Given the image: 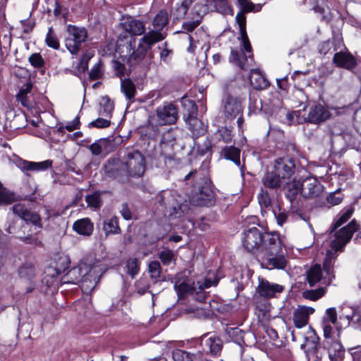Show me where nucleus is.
<instances>
[{
  "label": "nucleus",
  "instance_id": "f257e3e1",
  "mask_svg": "<svg viewBox=\"0 0 361 361\" xmlns=\"http://www.w3.org/2000/svg\"><path fill=\"white\" fill-rule=\"evenodd\" d=\"M166 35L154 30L149 31L139 40L137 49H135L136 39L132 36L125 37L126 42L123 43L122 35L118 45V52L123 61L130 68H138L142 71L148 70L153 63V56L147 51L156 42L165 38Z\"/></svg>",
  "mask_w": 361,
  "mask_h": 361
},
{
  "label": "nucleus",
  "instance_id": "6e6d98bb",
  "mask_svg": "<svg viewBox=\"0 0 361 361\" xmlns=\"http://www.w3.org/2000/svg\"><path fill=\"white\" fill-rule=\"evenodd\" d=\"M29 62L31 63L32 66L35 68H42L44 66V61L42 59V56L39 53H35L30 56Z\"/></svg>",
  "mask_w": 361,
  "mask_h": 361
},
{
  "label": "nucleus",
  "instance_id": "423d86ee",
  "mask_svg": "<svg viewBox=\"0 0 361 361\" xmlns=\"http://www.w3.org/2000/svg\"><path fill=\"white\" fill-rule=\"evenodd\" d=\"M165 208V214L173 218H178L184 212L183 198L176 192L165 191L160 195L159 200Z\"/></svg>",
  "mask_w": 361,
  "mask_h": 361
},
{
  "label": "nucleus",
  "instance_id": "0eeeda50",
  "mask_svg": "<svg viewBox=\"0 0 361 361\" xmlns=\"http://www.w3.org/2000/svg\"><path fill=\"white\" fill-rule=\"evenodd\" d=\"M333 257L331 250H328L326 252V257L324 261V269L328 279L323 276V271L322 267L319 264L312 266L307 272V280L310 286H314L318 282L324 280V283H329L332 279L334 278L333 274V269L331 267V258Z\"/></svg>",
  "mask_w": 361,
  "mask_h": 361
},
{
  "label": "nucleus",
  "instance_id": "0e129e2a",
  "mask_svg": "<svg viewBox=\"0 0 361 361\" xmlns=\"http://www.w3.org/2000/svg\"><path fill=\"white\" fill-rule=\"evenodd\" d=\"M175 142H176V136H175L173 130H169L163 134L162 138L161 140V142H163V144L173 143V145H175Z\"/></svg>",
  "mask_w": 361,
  "mask_h": 361
},
{
  "label": "nucleus",
  "instance_id": "39448f33",
  "mask_svg": "<svg viewBox=\"0 0 361 361\" xmlns=\"http://www.w3.org/2000/svg\"><path fill=\"white\" fill-rule=\"evenodd\" d=\"M70 263V258L65 253L51 254L47 259V286L57 290L60 285L58 277L69 267Z\"/></svg>",
  "mask_w": 361,
  "mask_h": 361
},
{
  "label": "nucleus",
  "instance_id": "7c9ffc66",
  "mask_svg": "<svg viewBox=\"0 0 361 361\" xmlns=\"http://www.w3.org/2000/svg\"><path fill=\"white\" fill-rule=\"evenodd\" d=\"M240 149L234 147V146H228L225 147L221 151V157L224 159L231 160L235 163V164L238 166H240Z\"/></svg>",
  "mask_w": 361,
  "mask_h": 361
},
{
  "label": "nucleus",
  "instance_id": "4be33fe9",
  "mask_svg": "<svg viewBox=\"0 0 361 361\" xmlns=\"http://www.w3.org/2000/svg\"><path fill=\"white\" fill-rule=\"evenodd\" d=\"M268 269H283L287 264V259L283 252L276 255L267 254L265 256L259 257Z\"/></svg>",
  "mask_w": 361,
  "mask_h": 361
},
{
  "label": "nucleus",
  "instance_id": "f8f14e48",
  "mask_svg": "<svg viewBox=\"0 0 361 361\" xmlns=\"http://www.w3.org/2000/svg\"><path fill=\"white\" fill-rule=\"evenodd\" d=\"M283 252L281 242L277 233H265L264 235L259 257L265 256L267 254L276 255Z\"/></svg>",
  "mask_w": 361,
  "mask_h": 361
},
{
  "label": "nucleus",
  "instance_id": "4c0bfd02",
  "mask_svg": "<svg viewBox=\"0 0 361 361\" xmlns=\"http://www.w3.org/2000/svg\"><path fill=\"white\" fill-rule=\"evenodd\" d=\"M205 347L207 352L210 353L213 355H218L222 349L221 340H205Z\"/></svg>",
  "mask_w": 361,
  "mask_h": 361
},
{
  "label": "nucleus",
  "instance_id": "2f4dec72",
  "mask_svg": "<svg viewBox=\"0 0 361 361\" xmlns=\"http://www.w3.org/2000/svg\"><path fill=\"white\" fill-rule=\"evenodd\" d=\"M192 178L197 185H207L209 183V180L207 176V171L205 169H198L190 171L185 177V180H189Z\"/></svg>",
  "mask_w": 361,
  "mask_h": 361
},
{
  "label": "nucleus",
  "instance_id": "aec40b11",
  "mask_svg": "<svg viewBox=\"0 0 361 361\" xmlns=\"http://www.w3.org/2000/svg\"><path fill=\"white\" fill-rule=\"evenodd\" d=\"M243 106L241 101L233 97H228L224 104V113L228 120H233L238 115L243 114Z\"/></svg>",
  "mask_w": 361,
  "mask_h": 361
},
{
  "label": "nucleus",
  "instance_id": "c03bdc74",
  "mask_svg": "<svg viewBox=\"0 0 361 361\" xmlns=\"http://www.w3.org/2000/svg\"><path fill=\"white\" fill-rule=\"evenodd\" d=\"M107 140L106 139H99L92 143L89 149L92 154L94 156H98L102 154L104 149L106 147Z\"/></svg>",
  "mask_w": 361,
  "mask_h": 361
},
{
  "label": "nucleus",
  "instance_id": "b1692460",
  "mask_svg": "<svg viewBox=\"0 0 361 361\" xmlns=\"http://www.w3.org/2000/svg\"><path fill=\"white\" fill-rule=\"evenodd\" d=\"M314 312L311 307L299 306L293 313V322L295 327L301 329L307 325L309 316Z\"/></svg>",
  "mask_w": 361,
  "mask_h": 361
},
{
  "label": "nucleus",
  "instance_id": "69168bd1",
  "mask_svg": "<svg viewBox=\"0 0 361 361\" xmlns=\"http://www.w3.org/2000/svg\"><path fill=\"white\" fill-rule=\"evenodd\" d=\"M329 351H332L333 353L341 355H343L344 353L343 345L338 340H334L331 342V345L329 348Z\"/></svg>",
  "mask_w": 361,
  "mask_h": 361
},
{
  "label": "nucleus",
  "instance_id": "ddd939ff",
  "mask_svg": "<svg viewBox=\"0 0 361 361\" xmlns=\"http://www.w3.org/2000/svg\"><path fill=\"white\" fill-rule=\"evenodd\" d=\"M273 169L283 181L290 179L295 171V161L289 157L278 158L274 162Z\"/></svg>",
  "mask_w": 361,
  "mask_h": 361
},
{
  "label": "nucleus",
  "instance_id": "e2e57ef3",
  "mask_svg": "<svg viewBox=\"0 0 361 361\" xmlns=\"http://www.w3.org/2000/svg\"><path fill=\"white\" fill-rule=\"evenodd\" d=\"M343 200V197L338 192H335L329 194L327 197V202L332 206L338 205Z\"/></svg>",
  "mask_w": 361,
  "mask_h": 361
},
{
  "label": "nucleus",
  "instance_id": "1a4fd4ad",
  "mask_svg": "<svg viewBox=\"0 0 361 361\" xmlns=\"http://www.w3.org/2000/svg\"><path fill=\"white\" fill-rule=\"evenodd\" d=\"M123 169L126 171L128 176L141 177L145 171L144 156L137 150L128 152Z\"/></svg>",
  "mask_w": 361,
  "mask_h": 361
},
{
  "label": "nucleus",
  "instance_id": "412c9836",
  "mask_svg": "<svg viewBox=\"0 0 361 361\" xmlns=\"http://www.w3.org/2000/svg\"><path fill=\"white\" fill-rule=\"evenodd\" d=\"M330 116V112L325 106L317 104L310 108L305 121L310 123L319 124L329 118Z\"/></svg>",
  "mask_w": 361,
  "mask_h": 361
},
{
  "label": "nucleus",
  "instance_id": "8fccbe9b",
  "mask_svg": "<svg viewBox=\"0 0 361 361\" xmlns=\"http://www.w3.org/2000/svg\"><path fill=\"white\" fill-rule=\"evenodd\" d=\"M159 259L164 265H169L175 261V254L169 249H164L159 253Z\"/></svg>",
  "mask_w": 361,
  "mask_h": 361
},
{
  "label": "nucleus",
  "instance_id": "c756f323",
  "mask_svg": "<svg viewBox=\"0 0 361 361\" xmlns=\"http://www.w3.org/2000/svg\"><path fill=\"white\" fill-rule=\"evenodd\" d=\"M284 188L286 197L292 202L299 193L301 194L302 183L294 178L292 181L286 183Z\"/></svg>",
  "mask_w": 361,
  "mask_h": 361
},
{
  "label": "nucleus",
  "instance_id": "cd10ccee",
  "mask_svg": "<svg viewBox=\"0 0 361 361\" xmlns=\"http://www.w3.org/2000/svg\"><path fill=\"white\" fill-rule=\"evenodd\" d=\"M93 224L89 218H84L75 221L73 229L80 235H90L93 231Z\"/></svg>",
  "mask_w": 361,
  "mask_h": 361
},
{
  "label": "nucleus",
  "instance_id": "3c124183",
  "mask_svg": "<svg viewBox=\"0 0 361 361\" xmlns=\"http://www.w3.org/2000/svg\"><path fill=\"white\" fill-rule=\"evenodd\" d=\"M174 288L177 292L179 298H183L185 294L190 293L192 290V288L187 283L184 282H176L174 284Z\"/></svg>",
  "mask_w": 361,
  "mask_h": 361
},
{
  "label": "nucleus",
  "instance_id": "bb28decb",
  "mask_svg": "<svg viewBox=\"0 0 361 361\" xmlns=\"http://www.w3.org/2000/svg\"><path fill=\"white\" fill-rule=\"evenodd\" d=\"M262 183L265 188L278 189L282 185L283 180L273 169V171L267 172L264 174Z\"/></svg>",
  "mask_w": 361,
  "mask_h": 361
},
{
  "label": "nucleus",
  "instance_id": "393cba45",
  "mask_svg": "<svg viewBox=\"0 0 361 361\" xmlns=\"http://www.w3.org/2000/svg\"><path fill=\"white\" fill-rule=\"evenodd\" d=\"M185 121L188 125L193 136L199 137L204 135L206 132V126L197 117H194L192 115L189 116L188 117H185Z\"/></svg>",
  "mask_w": 361,
  "mask_h": 361
},
{
  "label": "nucleus",
  "instance_id": "37998d69",
  "mask_svg": "<svg viewBox=\"0 0 361 361\" xmlns=\"http://www.w3.org/2000/svg\"><path fill=\"white\" fill-rule=\"evenodd\" d=\"M214 6L216 10L224 15H232L233 10L228 5L227 0H214Z\"/></svg>",
  "mask_w": 361,
  "mask_h": 361
},
{
  "label": "nucleus",
  "instance_id": "6e6552de",
  "mask_svg": "<svg viewBox=\"0 0 361 361\" xmlns=\"http://www.w3.org/2000/svg\"><path fill=\"white\" fill-rule=\"evenodd\" d=\"M67 35L65 44L67 49L72 54H77L87 37V32L85 27L68 25L66 28Z\"/></svg>",
  "mask_w": 361,
  "mask_h": 361
},
{
  "label": "nucleus",
  "instance_id": "2eb2a0df",
  "mask_svg": "<svg viewBox=\"0 0 361 361\" xmlns=\"http://www.w3.org/2000/svg\"><path fill=\"white\" fill-rule=\"evenodd\" d=\"M157 115L159 122L163 125L173 124L178 118V111L171 103H164L157 109Z\"/></svg>",
  "mask_w": 361,
  "mask_h": 361
},
{
  "label": "nucleus",
  "instance_id": "603ef678",
  "mask_svg": "<svg viewBox=\"0 0 361 361\" xmlns=\"http://www.w3.org/2000/svg\"><path fill=\"white\" fill-rule=\"evenodd\" d=\"M216 135L219 139L221 140L225 143H228L232 140L233 135L231 131L227 128H219Z\"/></svg>",
  "mask_w": 361,
  "mask_h": 361
},
{
  "label": "nucleus",
  "instance_id": "c85d7f7f",
  "mask_svg": "<svg viewBox=\"0 0 361 361\" xmlns=\"http://www.w3.org/2000/svg\"><path fill=\"white\" fill-rule=\"evenodd\" d=\"M249 80L250 85L256 90L264 89L269 85L268 81L257 69H250Z\"/></svg>",
  "mask_w": 361,
  "mask_h": 361
},
{
  "label": "nucleus",
  "instance_id": "de8ad7c7",
  "mask_svg": "<svg viewBox=\"0 0 361 361\" xmlns=\"http://www.w3.org/2000/svg\"><path fill=\"white\" fill-rule=\"evenodd\" d=\"M257 199L260 207L262 208H269L271 205V200L269 192L262 189L261 192L257 195Z\"/></svg>",
  "mask_w": 361,
  "mask_h": 361
},
{
  "label": "nucleus",
  "instance_id": "f03ea898",
  "mask_svg": "<svg viewBox=\"0 0 361 361\" xmlns=\"http://www.w3.org/2000/svg\"><path fill=\"white\" fill-rule=\"evenodd\" d=\"M240 6L241 11L235 16V20L238 24L240 37H238L241 41L244 50L249 54L246 56L244 52L240 50H234L231 49L229 56V61L238 66L242 70L249 69L253 62L252 47L248 39L246 31V16L245 12H258L262 8L261 4H254L249 0H238Z\"/></svg>",
  "mask_w": 361,
  "mask_h": 361
},
{
  "label": "nucleus",
  "instance_id": "a211bd4d",
  "mask_svg": "<svg viewBox=\"0 0 361 361\" xmlns=\"http://www.w3.org/2000/svg\"><path fill=\"white\" fill-rule=\"evenodd\" d=\"M13 213L23 219L26 223L30 222L35 227L42 228L41 219L39 216L35 212H32L23 204L18 203L13 206Z\"/></svg>",
  "mask_w": 361,
  "mask_h": 361
},
{
  "label": "nucleus",
  "instance_id": "58836bf2",
  "mask_svg": "<svg viewBox=\"0 0 361 361\" xmlns=\"http://www.w3.org/2000/svg\"><path fill=\"white\" fill-rule=\"evenodd\" d=\"M86 202L88 207L97 209L102 205V199L100 192H95L91 195H88L85 197Z\"/></svg>",
  "mask_w": 361,
  "mask_h": 361
},
{
  "label": "nucleus",
  "instance_id": "dca6fc26",
  "mask_svg": "<svg viewBox=\"0 0 361 361\" xmlns=\"http://www.w3.org/2000/svg\"><path fill=\"white\" fill-rule=\"evenodd\" d=\"M332 61L337 67L350 71H353L357 65L355 57L348 51H340L335 53Z\"/></svg>",
  "mask_w": 361,
  "mask_h": 361
},
{
  "label": "nucleus",
  "instance_id": "ea45409f",
  "mask_svg": "<svg viewBox=\"0 0 361 361\" xmlns=\"http://www.w3.org/2000/svg\"><path fill=\"white\" fill-rule=\"evenodd\" d=\"M207 12V6L204 4L197 3L192 9V18L200 20L201 23L202 17Z\"/></svg>",
  "mask_w": 361,
  "mask_h": 361
},
{
  "label": "nucleus",
  "instance_id": "7ed1b4c3",
  "mask_svg": "<svg viewBox=\"0 0 361 361\" xmlns=\"http://www.w3.org/2000/svg\"><path fill=\"white\" fill-rule=\"evenodd\" d=\"M351 314H341L339 315L338 321H337V312L336 308L329 307L326 310L324 316L323 317L322 327L324 331V336L325 338H330L333 336L332 326L330 323L334 324L336 329L337 335L341 336L340 331L343 329H345L350 324L354 325L355 327L361 325V307H352Z\"/></svg>",
  "mask_w": 361,
  "mask_h": 361
},
{
  "label": "nucleus",
  "instance_id": "5701e85b",
  "mask_svg": "<svg viewBox=\"0 0 361 361\" xmlns=\"http://www.w3.org/2000/svg\"><path fill=\"white\" fill-rule=\"evenodd\" d=\"M85 265H79L72 268L68 271L66 276H64L60 281L61 283H72L77 284L79 282L85 281L84 277L87 274V271H84Z\"/></svg>",
  "mask_w": 361,
  "mask_h": 361
},
{
  "label": "nucleus",
  "instance_id": "e433bc0d",
  "mask_svg": "<svg viewBox=\"0 0 361 361\" xmlns=\"http://www.w3.org/2000/svg\"><path fill=\"white\" fill-rule=\"evenodd\" d=\"M121 88L122 92L125 94L126 97L130 100L135 97V87L134 83L130 79L121 80Z\"/></svg>",
  "mask_w": 361,
  "mask_h": 361
},
{
  "label": "nucleus",
  "instance_id": "5fc2aeb1",
  "mask_svg": "<svg viewBox=\"0 0 361 361\" xmlns=\"http://www.w3.org/2000/svg\"><path fill=\"white\" fill-rule=\"evenodd\" d=\"M18 275L22 279H30L34 276V269L30 265L23 266L18 270Z\"/></svg>",
  "mask_w": 361,
  "mask_h": 361
},
{
  "label": "nucleus",
  "instance_id": "bf43d9fd",
  "mask_svg": "<svg viewBox=\"0 0 361 361\" xmlns=\"http://www.w3.org/2000/svg\"><path fill=\"white\" fill-rule=\"evenodd\" d=\"M111 121L109 119L104 118H98L89 123L90 127H94L97 128H107L110 126Z\"/></svg>",
  "mask_w": 361,
  "mask_h": 361
},
{
  "label": "nucleus",
  "instance_id": "680f3d73",
  "mask_svg": "<svg viewBox=\"0 0 361 361\" xmlns=\"http://www.w3.org/2000/svg\"><path fill=\"white\" fill-rule=\"evenodd\" d=\"M274 214L277 224L282 226L287 221L288 214L285 211H281L280 208H279L278 211L274 210Z\"/></svg>",
  "mask_w": 361,
  "mask_h": 361
},
{
  "label": "nucleus",
  "instance_id": "79ce46f5",
  "mask_svg": "<svg viewBox=\"0 0 361 361\" xmlns=\"http://www.w3.org/2000/svg\"><path fill=\"white\" fill-rule=\"evenodd\" d=\"M319 346L318 340H305V343L301 345V348L304 349L307 356L310 354H315Z\"/></svg>",
  "mask_w": 361,
  "mask_h": 361
},
{
  "label": "nucleus",
  "instance_id": "4468645a",
  "mask_svg": "<svg viewBox=\"0 0 361 361\" xmlns=\"http://www.w3.org/2000/svg\"><path fill=\"white\" fill-rule=\"evenodd\" d=\"M190 202L195 206L212 205L214 202V194L209 183L199 186L198 192L192 195Z\"/></svg>",
  "mask_w": 361,
  "mask_h": 361
},
{
  "label": "nucleus",
  "instance_id": "6ab92c4d",
  "mask_svg": "<svg viewBox=\"0 0 361 361\" xmlns=\"http://www.w3.org/2000/svg\"><path fill=\"white\" fill-rule=\"evenodd\" d=\"M322 192V186L316 178L307 177L302 182L301 195L305 198L316 197Z\"/></svg>",
  "mask_w": 361,
  "mask_h": 361
},
{
  "label": "nucleus",
  "instance_id": "49530a36",
  "mask_svg": "<svg viewBox=\"0 0 361 361\" xmlns=\"http://www.w3.org/2000/svg\"><path fill=\"white\" fill-rule=\"evenodd\" d=\"M127 274L132 278L137 275L139 272L140 267L138 261L135 258H130L126 262Z\"/></svg>",
  "mask_w": 361,
  "mask_h": 361
},
{
  "label": "nucleus",
  "instance_id": "f704fd0d",
  "mask_svg": "<svg viewBox=\"0 0 361 361\" xmlns=\"http://www.w3.org/2000/svg\"><path fill=\"white\" fill-rule=\"evenodd\" d=\"M168 13L166 11H160L153 20L155 32H159L168 24Z\"/></svg>",
  "mask_w": 361,
  "mask_h": 361
},
{
  "label": "nucleus",
  "instance_id": "20e7f679",
  "mask_svg": "<svg viewBox=\"0 0 361 361\" xmlns=\"http://www.w3.org/2000/svg\"><path fill=\"white\" fill-rule=\"evenodd\" d=\"M353 212V207H348L342 210L337 216L338 219L329 233L330 236L333 235L334 238L331 240L330 245L335 252L341 250L343 247L350 241L353 234L358 228L356 221L355 220H352L347 226L343 227L338 231H336L337 228L341 226L351 217Z\"/></svg>",
  "mask_w": 361,
  "mask_h": 361
},
{
  "label": "nucleus",
  "instance_id": "774afa93",
  "mask_svg": "<svg viewBox=\"0 0 361 361\" xmlns=\"http://www.w3.org/2000/svg\"><path fill=\"white\" fill-rule=\"evenodd\" d=\"M200 24V20L192 18V21L184 22L182 25V27L187 32L193 31Z\"/></svg>",
  "mask_w": 361,
  "mask_h": 361
},
{
  "label": "nucleus",
  "instance_id": "f3484780",
  "mask_svg": "<svg viewBox=\"0 0 361 361\" xmlns=\"http://www.w3.org/2000/svg\"><path fill=\"white\" fill-rule=\"evenodd\" d=\"M256 290L261 297L268 299L275 297L276 293H281L283 290V286L259 278Z\"/></svg>",
  "mask_w": 361,
  "mask_h": 361
},
{
  "label": "nucleus",
  "instance_id": "473e14b6",
  "mask_svg": "<svg viewBox=\"0 0 361 361\" xmlns=\"http://www.w3.org/2000/svg\"><path fill=\"white\" fill-rule=\"evenodd\" d=\"M312 9L316 13L319 15L322 20L329 18L330 8L326 0H314V5Z\"/></svg>",
  "mask_w": 361,
  "mask_h": 361
},
{
  "label": "nucleus",
  "instance_id": "338daca9",
  "mask_svg": "<svg viewBox=\"0 0 361 361\" xmlns=\"http://www.w3.org/2000/svg\"><path fill=\"white\" fill-rule=\"evenodd\" d=\"M93 56V54L90 51L84 54L79 63V68L82 71L87 69V63L89 60Z\"/></svg>",
  "mask_w": 361,
  "mask_h": 361
},
{
  "label": "nucleus",
  "instance_id": "c9c22d12",
  "mask_svg": "<svg viewBox=\"0 0 361 361\" xmlns=\"http://www.w3.org/2000/svg\"><path fill=\"white\" fill-rule=\"evenodd\" d=\"M103 230L106 235L119 233L121 230L118 226V218L114 216L104 221Z\"/></svg>",
  "mask_w": 361,
  "mask_h": 361
},
{
  "label": "nucleus",
  "instance_id": "4d7b16f0",
  "mask_svg": "<svg viewBox=\"0 0 361 361\" xmlns=\"http://www.w3.org/2000/svg\"><path fill=\"white\" fill-rule=\"evenodd\" d=\"M173 358L175 361H191L190 355L183 350H176L173 353Z\"/></svg>",
  "mask_w": 361,
  "mask_h": 361
},
{
  "label": "nucleus",
  "instance_id": "a19ab883",
  "mask_svg": "<svg viewBox=\"0 0 361 361\" xmlns=\"http://www.w3.org/2000/svg\"><path fill=\"white\" fill-rule=\"evenodd\" d=\"M14 201V195L3 187L0 182V205L9 204Z\"/></svg>",
  "mask_w": 361,
  "mask_h": 361
},
{
  "label": "nucleus",
  "instance_id": "72a5a7b5",
  "mask_svg": "<svg viewBox=\"0 0 361 361\" xmlns=\"http://www.w3.org/2000/svg\"><path fill=\"white\" fill-rule=\"evenodd\" d=\"M114 109V102L107 97H103L99 102V114L100 116L111 118Z\"/></svg>",
  "mask_w": 361,
  "mask_h": 361
},
{
  "label": "nucleus",
  "instance_id": "9d476101",
  "mask_svg": "<svg viewBox=\"0 0 361 361\" xmlns=\"http://www.w3.org/2000/svg\"><path fill=\"white\" fill-rule=\"evenodd\" d=\"M120 26L124 32L119 35L117 46L119 44L121 35L123 40V43H126V39L124 36L126 37L128 36L135 37V36L141 35L145 32V25L144 23L132 16L123 17L120 23ZM116 50L118 51V49Z\"/></svg>",
  "mask_w": 361,
  "mask_h": 361
},
{
  "label": "nucleus",
  "instance_id": "052dcab7",
  "mask_svg": "<svg viewBox=\"0 0 361 361\" xmlns=\"http://www.w3.org/2000/svg\"><path fill=\"white\" fill-rule=\"evenodd\" d=\"M51 29H49L48 33H47V45L54 49H58L60 47L58 39L51 35Z\"/></svg>",
  "mask_w": 361,
  "mask_h": 361
},
{
  "label": "nucleus",
  "instance_id": "864d4df0",
  "mask_svg": "<svg viewBox=\"0 0 361 361\" xmlns=\"http://www.w3.org/2000/svg\"><path fill=\"white\" fill-rule=\"evenodd\" d=\"M173 143H165L160 142L161 154L167 159H171L173 155Z\"/></svg>",
  "mask_w": 361,
  "mask_h": 361
},
{
  "label": "nucleus",
  "instance_id": "9b49d317",
  "mask_svg": "<svg viewBox=\"0 0 361 361\" xmlns=\"http://www.w3.org/2000/svg\"><path fill=\"white\" fill-rule=\"evenodd\" d=\"M263 238L264 235L257 227H252L244 231L242 237L243 245L247 252L259 257Z\"/></svg>",
  "mask_w": 361,
  "mask_h": 361
},
{
  "label": "nucleus",
  "instance_id": "a878e982",
  "mask_svg": "<svg viewBox=\"0 0 361 361\" xmlns=\"http://www.w3.org/2000/svg\"><path fill=\"white\" fill-rule=\"evenodd\" d=\"M16 166L23 172H38L45 170V161L33 162L20 159L16 161Z\"/></svg>",
  "mask_w": 361,
  "mask_h": 361
},
{
  "label": "nucleus",
  "instance_id": "a18cd8bd",
  "mask_svg": "<svg viewBox=\"0 0 361 361\" xmlns=\"http://www.w3.org/2000/svg\"><path fill=\"white\" fill-rule=\"evenodd\" d=\"M148 270L150 277L157 281L161 277V267L158 261L151 262L148 265Z\"/></svg>",
  "mask_w": 361,
  "mask_h": 361
},
{
  "label": "nucleus",
  "instance_id": "09e8293b",
  "mask_svg": "<svg viewBox=\"0 0 361 361\" xmlns=\"http://www.w3.org/2000/svg\"><path fill=\"white\" fill-rule=\"evenodd\" d=\"M324 288H320L315 290H305L303 292L302 295L306 299L315 301L322 298L324 295Z\"/></svg>",
  "mask_w": 361,
  "mask_h": 361
},
{
  "label": "nucleus",
  "instance_id": "13d9d810",
  "mask_svg": "<svg viewBox=\"0 0 361 361\" xmlns=\"http://www.w3.org/2000/svg\"><path fill=\"white\" fill-rule=\"evenodd\" d=\"M226 333L230 338H243L245 332L238 327H228L226 329Z\"/></svg>",
  "mask_w": 361,
  "mask_h": 361
}]
</instances>
